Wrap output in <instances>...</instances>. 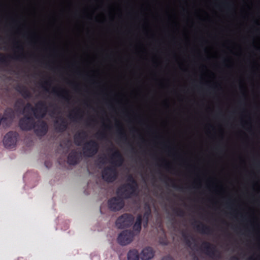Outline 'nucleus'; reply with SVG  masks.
I'll use <instances>...</instances> for the list:
<instances>
[{
    "label": "nucleus",
    "instance_id": "nucleus-20",
    "mask_svg": "<svg viewBox=\"0 0 260 260\" xmlns=\"http://www.w3.org/2000/svg\"><path fill=\"white\" fill-rule=\"evenodd\" d=\"M86 137V133L84 131L76 134L74 136L75 143L77 146L81 145V142Z\"/></svg>",
    "mask_w": 260,
    "mask_h": 260
},
{
    "label": "nucleus",
    "instance_id": "nucleus-44",
    "mask_svg": "<svg viewBox=\"0 0 260 260\" xmlns=\"http://www.w3.org/2000/svg\"><path fill=\"white\" fill-rule=\"evenodd\" d=\"M197 260H198V259H197Z\"/></svg>",
    "mask_w": 260,
    "mask_h": 260
},
{
    "label": "nucleus",
    "instance_id": "nucleus-4",
    "mask_svg": "<svg viewBox=\"0 0 260 260\" xmlns=\"http://www.w3.org/2000/svg\"><path fill=\"white\" fill-rule=\"evenodd\" d=\"M102 177L103 179L108 183L114 182L118 177L116 168L113 166L105 167L102 171Z\"/></svg>",
    "mask_w": 260,
    "mask_h": 260
},
{
    "label": "nucleus",
    "instance_id": "nucleus-24",
    "mask_svg": "<svg viewBox=\"0 0 260 260\" xmlns=\"http://www.w3.org/2000/svg\"><path fill=\"white\" fill-rule=\"evenodd\" d=\"M73 113L74 114H72V113H70L69 115V117L73 121H75L77 119L81 117L80 114L81 113V110L80 109H78L76 111H74Z\"/></svg>",
    "mask_w": 260,
    "mask_h": 260
},
{
    "label": "nucleus",
    "instance_id": "nucleus-7",
    "mask_svg": "<svg viewBox=\"0 0 260 260\" xmlns=\"http://www.w3.org/2000/svg\"><path fill=\"white\" fill-rule=\"evenodd\" d=\"M135 236V234L132 230H123L118 235L117 241L120 245L125 246L133 241Z\"/></svg>",
    "mask_w": 260,
    "mask_h": 260
},
{
    "label": "nucleus",
    "instance_id": "nucleus-27",
    "mask_svg": "<svg viewBox=\"0 0 260 260\" xmlns=\"http://www.w3.org/2000/svg\"><path fill=\"white\" fill-rule=\"evenodd\" d=\"M141 224L135 222L133 226V231L135 234V235H137L139 234L141 230L142 227H141Z\"/></svg>",
    "mask_w": 260,
    "mask_h": 260
},
{
    "label": "nucleus",
    "instance_id": "nucleus-18",
    "mask_svg": "<svg viewBox=\"0 0 260 260\" xmlns=\"http://www.w3.org/2000/svg\"><path fill=\"white\" fill-rule=\"evenodd\" d=\"M127 260H140V255L137 249H130L127 253Z\"/></svg>",
    "mask_w": 260,
    "mask_h": 260
},
{
    "label": "nucleus",
    "instance_id": "nucleus-10",
    "mask_svg": "<svg viewBox=\"0 0 260 260\" xmlns=\"http://www.w3.org/2000/svg\"><path fill=\"white\" fill-rule=\"evenodd\" d=\"M124 206V202L119 196L111 198L108 201V208L113 211H119Z\"/></svg>",
    "mask_w": 260,
    "mask_h": 260
},
{
    "label": "nucleus",
    "instance_id": "nucleus-32",
    "mask_svg": "<svg viewBox=\"0 0 260 260\" xmlns=\"http://www.w3.org/2000/svg\"><path fill=\"white\" fill-rule=\"evenodd\" d=\"M51 83L49 80L45 81L43 83L41 84V87L43 88L45 91L49 92V89L47 88V86H50Z\"/></svg>",
    "mask_w": 260,
    "mask_h": 260
},
{
    "label": "nucleus",
    "instance_id": "nucleus-22",
    "mask_svg": "<svg viewBox=\"0 0 260 260\" xmlns=\"http://www.w3.org/2000/svg\"><path fill=\"white\" fill-rule=\"evenodd\" d=\"M15 117L14 111L11 108L6 109L4 112V116L3 117L8 119H13Z\"/></svg>",
    "mask_w": 260,
    "mask_h": 260
},
{
    "label": "nucleus",
    "instance_id": "nucleus-6",
    "mask_svg": "<svg viewBox=\"0 0 260 260\" xmlns=\"http://www.w3.org/2000/svg\"><path fill=\"white\" fill-rule=\"evenodd\" d=\"M134 216L129 213H124L117 219L115 224L118 229H123L130 227L133 223Z\"/></svg>",
    "mask_w": 260,
    "mask_h": 260
},
{
    "label": "nucleus",
    "instance_id": "nucleus-40",
    "mask_svg": "<svg viewBox=\"0 0 260 260\" xmlns=\"http://www.w3.org/2000/svg\"><path fill=\"white\" fill-rule=\"evenodd\" d=\"M260 256L258 257L257 258H254L253 257H250L249 258L250 260H260Z\"/></svg>",
    "mask_w": 260,
    "mask_h": 260
},
{
    "label": "nucleus",
    "instance_id": "nucleus-2",
    "mask_svg": "<svg viewBox=\"0 0 260 260\" xmlns=\"http://www.w3.org/2000/svg\"><path fill=\"white\" fill-rule=\"evenodd\" d=\"M138 189L129 184H124L117 189V193L122 199H128L137 195Z\"/></svg>",
    "mask_w": 260,
    "mask_h": 260
},
{
    "label": "nucleus",
    "instance_id": "nucleus-33",
    "mask_svg": "<svg viewBox=\"0 0 260 260\" xmlns=\"http://www.w3.org/2000/svg\"><path fill=\"white\" fill-rule=\"evenodd\" d=\"M98 138L103 139L106 138V135L104 132H101L96 133V134Z\"/></svg>",
    "mask_w": 260,
    "mask_h": 260
},
{
    "label": "nucleus",
    "instance_id": "nucleus-1",
    "mask_svg": "<svg viewBox=\"0 0 260 260\" xmlns=\"http://www.w3.org/2000/svg\"><path fill=\"white\" fill-rule=\"evenodd\" d=\"M27 109L32 111L34 117L37 119L43 118L48 111L46 103L43 101L38 102L35 105V107H32L30 103H27L25 107L24 111H26Z\"/></svg>",
    "mask_w": 260,
    "mask_h": 260
},
{
    "label": "nucleus",
    "instance_id": "nucleus-26",
    "mask_svg": "<svg viewBox=\"0 0 260 260\" xmlns=\"http://www.w3.org/2000/svg\"><path fill=\"white\" fill-rule=\"evenodd\" d=\"M118 136L121 141L123 142H126L127 141L126 136L122 128L118 129Z\"/></svg>",
    "mask_w": 260,
    "mask_h": 260
},
{
    "label": "nucleus",
    "instance_id": "nucleus-41",
    "mask_svg": "<svg viewBox=\"0 0 260 260\" xmlns=\"http://www.w3.org/2000/svg\"><path fill=\"white\" fill-rule=\"evenodd\" d=\"M190 238H191L192 241H193L194 242L195 241V239L192 237H190Z\"/></svg>",
    "mask_w": 260,
    "mask_h": 260
},
{
    "label": "nucleus",
    "instance_id": "nucleus-38",
    "mask_svg": "<svg viewBox=\"0 0 260 260\" xmlns=\"http://www.w3.org/2000/svg\"><path fill=\"white\" fill-rule=\"evenodd\" d=\"M230 260H239V258L237 256H233L230 258Z\"/></svg>",
    "mask_w": 260,
    "mask_h": 260
},
{
    "label": "nucleus",
    "instance_id": "nucleus-36",
    "mask_svg": "<svg viewBox=\"0 0 260 260\" xmlns=\"http://www.w3.org/2000/svg\"><path fill=\"white\" fill-rule=\"evenodd\" d=\"M161 260H175L172 256L170 255H168L164 256Z\"/></svg>",
    "mask_w": 260,
    "mask_h": 260
},
{
    "label": "nucleus",
    "instance_id": "nucleus-19",
    "mask_svg": "<svg viewBox=\"0 0 260 260\" xmlns=\"http://www.w3.org/2000/svg\"><path fill=\"white\" fill-rule=\"evenodd\" d=\"M16 89L24 99L30 98L31 97V93L25 86L19 85Z\"/></svg>",
    "mask_w": 260,
    "mask_h": 260
},
{
    "label": "nucleus",
    "instance_id": "nucleus-16",
    "mask_svg": "<svg viewBox=\"0 0 260 260\" xmlns=\"http://www.w3.org/2000/svg\"><path fill=\"white\" fill-rule=\"evenodd\" d=\"M80 156L77 151L72 150L68 155V163L71 165H75L79 161Z\"/></svg>",
    "mask_w": 260,
    "mask_h": 260
},
{
    "label": "nucleus",
    "instance_id": "nucleus-11",
    "mask_svg": "<svg viewBox=\"0 0 260 260\" xmlns=\"http://www.w3.org/2000/svg\"><path fill=\"white\" fill-rule=\"evenodd\" d=\"M9 58H13L17 60H23L26 58L25 55L23 53L16 55L14 54V56L6 55L0 52V64L5 66L8 67L9 65L10 60Z\"/></svg>",
    "mask_w": 260,
    "mask_h": 260
},
{
    "label": "nucleus",
    "instance_id": "nucleus-35",
    "mask_svg": "<svg viewBox=\"0 0 260 260\" xmlns=\"http://www.w3.org/2000/svg\"><path fill=\"white\" fill-rule=\"evenodd\" d=\"M59 119H60V122L61 124H62L63 125H67V127H68V122H67V120H66L64 118H63V117H60L59 118Z\"/></svg>",
    "mask_w": 260,
    "mask_h": 260
},
{
    "label": "nucleus",
    "instance_id": "nucleus-8",
    "mask_svg": "<svg viewBox=\"0 0 260 260\" xmlns=\"http://www.w3.org/2000/svg\"><path fill=\"white\" fill-rule=\"evenodd\" d=\"M18 134L17 132L10 131L6 134L3 139V144L7 149L14 148L16 144Z\"/></svg>",
    "mask_w": 260,
    "mask_h": 260
},
{
    "label": "nucleus",
    "instance_id": "nucleus-15",
    "mask_svg": "<svg viewBox=\"0 0 260 260\" xmlns=\"http://www.w3.org/2000/svg\"><path fill=\"white\" fill-rule=\"evenodd\" d=\"M52 93L66 102H68L70 100L69 92L66 89H60L59 90H57L56 88H53Z\"/></svg>",
    "mask_w": 260,
    "mask_h": 260
},
{
    "label": "nucleus",
    "instance_id": "nucleus-37",
    "mask_svg": "<svg viewBox=\"0 0 260 260\" xmlns=\"http://www.w3.org/2000/svg\"><path fill=\"white\" fill-rule=\"evenodd\" d=\"M15 48L17 49L19 51H22L23 50L22 47L21 46H20V45L16 46Z\"/></svg>",
    "mask_w": 260,
    "mask_h": 260
},
{
    "label": "nucleus",
    "instance_id": "nucleus-14",
    "mask_svg": "<svg viewBox=\"0 0 260 260\" xmlns=\"http://www.w3.org/2000/svg\"><path fill=\"white\" fill-rule=\"evenodd\" d=\"M48 126L44 121H41L38 125V127L35 129V133L38 136H44L48 132Z\"/></svg>",
    "mask_w": 260,
    "mask_h": 260
},
{
    "label": "nucleus",
    "instance_id": "nucleus-43",
    "mask_svg": "<svg viewBox=\"0 0 260 260\" xmlns=\"http://www.w3.org/2000/svg\"><path fill=\"white\" fill-rule=\"evenodd\" d=\"M226 4H227V5H228V6H230V5H229V3H226Z\"/></svg>",
    "mask_w": 260,
    "mask_h": 260
},
{
    "label": "nucleus",
    "instance_id": "nucleus-12",
    "mask_svg": "<svg viewBox=\"0 0 260 260\" xmlns=\"http://www.w3.org/2000/svg\"><path fill=\"white\" fill-rule=\"evenodd\" d=\"M141 260H150L154 255V251L151 247L144 248L140 253Z\"/></svg>",
    "mask_w": 260,
    "mask_h": 260
},
{
    "label": "nucleus",
    "instance_id": "nucleus-28",
    "mask_svg": "<svg viewBox=\"0 0 260 260\" xmlns=\"http://www.w3.org/2000/svg\"><path fill=\"white\" fill-rule=\"evenodd\" d=\"M164 181H165V182H166V183H167V181H168V180H170V181H171V182L172 183L171 186H172L173 187H174V188H178V189H179V190H182L183 187H182V186H178L176 184V183H175L173 179H171V178H169L168 176H164Z\"/></svg>",
    "mask_w": 260,
    "mask_h": 260
},
{
    "label": "nucleus",
    "instance_id": "nucleus-23",
    "mask_svg": "<svg viewBox=\"0 0 260 260\" xmlns=\"http://www.w3.org/2000/svg\"><path fill=\"white\" fill-rule=\"evenodd\" d=\"M54 123H55V129H56L57 131H58L59 132H63L68 128V127H67V125H63L60 122H59L58 120H56L54 122Z\"/></svg>",
    "mask_w": 260,
    "mask_h": 260
},
{
    "label": "nucleus",
    "instance_id": "nucleus-17",
    "mask_svg": "<svg viewBox=\"0 0 260 260\" xmlns=\"http://www.w3.org/2000/svg\"><path fill=\"white\" fill-rule=\"evenodd\" d=\"M194 227L197 231L203 234H210L212 231L210 227L202 222H200L199 224L196 225Z\"/></svg>",
    "mask_w": 260,
    "mask_h": 260
},
{
    "label": "nucleus",
    "instance_id": "nucleus-34",
    "mask_svg": "<svg viewBox=\"0 0 260 260\" xmlns=\"http://www.w3.org/2000/svg\"><path fill=\"white\" fill-rule=\"evenodd\" d=\"M142 216L141 214H139L137 217L136 221L135 222L142 224Z\"/></svg>",
    "mask_w": 260,
    "mask_h": 260
},
{
    "label": "nucleus",
    "instance_id": "nucleus-25",
    "mask_svg": "<svg viewBox=\"0 0 260 260\" xmlns=\"http://www.w3.org/2000/svg\"><path fill=\"white\" fill-rule=\"evenodd\" d=\"M127 181L128 182L126 183V184H131L132 185L134 186V187H135V188H136V189L138 188V184L132 175H129L128 176L127 178Z\"/></svg>",
    "mask_w": 260,
    "mask_h": 260
},
{
    "label": "nucleus",
    "instance_id": "nucleus-39",
    "mask_svg": "<svg viewBox=\"0 0 260 260\" xmlns=\"http://www.w3.org/2000/svg\"><path fill=\"white\" fill-rule=\"evenodd\" d=\"M57 109L56 106H54L53 109L52 110L51 113L52 114H54L55 113L56 110Z\"/></svg>",
    "mask_w": 260,
    "mask_h": 260
},
{
    "label": "nucleus",
    "instance_id": "nucleus-31",
    "mask_svg": "<svg viewBox=\"0 0 260 260\" xmlns=\"http://www.w3.org/2000/svg\"><path fill=\"white\" fill-rule=\"evenodd\" d=\"M173 212L177 216L180 217H183L185 214L184 211L180 208H174Z\"/></svg>",
    "mask_w": 260,
    "mask_h": 260
},
{
    "label": "nucleus",
    "instance_id": "nucleus-29",
    "mask_svg": "<svg viewBox=\"0 0 260 260\" xmlns=\"http://www.w3.org/2000/svg\"><path fill=\"white\" fill-rule=\"evenodd\" d=\"M182 236L184 239V241L185 243V244L190 247L192 245V242L190 240V239L189 238V236L186 233H183Z\"/></svg>",
    "mask_w": 260,
    "mask_h": 260
},
{
    "label": "nucleus",
    "instance_id": "nucleus-30",
    "mask_svg": "<svg viewBox=\"0 0 260 260\" xmlns=\"http://www.w3.org/2000/svg\"><path fill=\"white\" fill-rule=\"evenodd\" d=\"M24 105V102L22 99H18L17 100L15 104H14V107L16 111H19L21 107L23 106Z\"/></svg>",
    "mask_w": 260,
    "mask_h": 260
},
{
    "label": "nucleus",
    "instance_id": "nucleus-21",
    "mask_svg": "<svg viewBox=\"0 0 260 260\" xmlns=\"http://www.w3.org/2000/svg\"><path fill=\"white\" fill-rule=\"evenodd\" d=\"M146 211L143 214V219H144V226H147L148 223L149 218L151 214V210L150 206L146 204L145 206Z\"/></svg>",
    "mask_w": 260,
    "mask_h": 260
},
{
    "label": "nucleus",
    "instance_id": "nucleus-3",
    "mask_svg": "<svg viewBox=\"0 0 260 260\" xmlns=\"http://www.w3.org/2000/svg\"><path fill=\"white\" fill-rule=\"evenodd\" d=\"M99 149V143L94 140H90L86 142L82 148L84 155L89 157L95 155L98 153Z\"/></svg>",
    "mask_w": 260,
    "mask_h": 260
},
{
    "label": "nucleus",
    "instance_id": "nucleus-13",
    "mask_svg": "<svg viewBox=\"0 0 260 260\" xmlns=\"http://www.w3.org/2000/svg\"><path fill=\"white\" fill-rule=\"evenodd\" d=\"M111 159L112 163L115 166L120 167L124 162V158L121 153L118 150H115L111 155Z\"/></svg>",
    "mask_w": 260,
    "mask_h": 260
},
{
    "label": "nucleus",
    "instance_id": "nucleus-9",
    "mask_svg": "<svg viewBox=\"0 0 260 260\" xmlns=\"http://www.w3.org/2000/svg\"><path fill=\"white\" fill-rule=\"evenodd\" d=\"M201 248L206 254L212 258H219L220 257V254L218 252L216 246L208 242H204Z\"/></svg>",
    "mask_w": 260,
    "mask_h": 260
},
{
    "label": "nucleus",
    "instance_id": "nucleus-42",
    "mask_svg": "<svg viewBox=\"0 0 260 260\" xmlns=\"http://www.w3.org/2000/svg\"><path fill=\"white\" fill-rule=\"evenodd\" d=\"M166 167L169 168V166L168 164L166 165Z\"/></svg>",
    "mask_w": 260,
    "mask_h": 260
},
{
    "label": "nucleus",
    "instance_id": "nucleus-5",
    "mask_svg": "<svg viewBox=\"0 0 260 260\" xmlns=\"http://www.w3.org/2000/svg\"><path fill=\"white\" fill-rule=\"evenodd\" d=\"M19 126L23 131H30L36 126L35 119L29 114H25L19 119Z\"/></svg>",
    "mask_w": 260,
    "mask_h": 260
}]
</instances>
